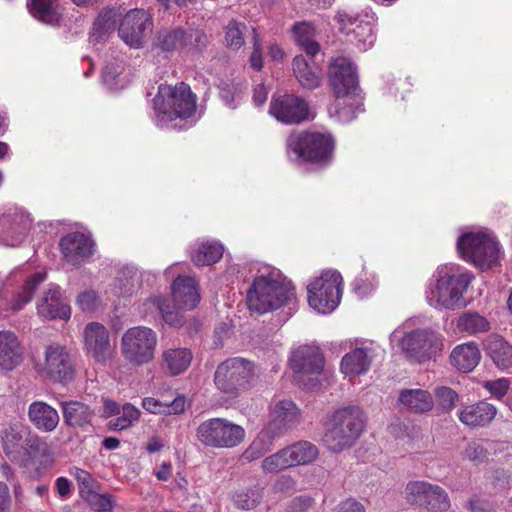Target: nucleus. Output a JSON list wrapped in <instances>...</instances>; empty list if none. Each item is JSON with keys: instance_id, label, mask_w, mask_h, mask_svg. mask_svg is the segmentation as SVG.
<instances>
[{"instance_id": "obj_32", "label": "nucleus", "mask_w": 512, "mask_h": 512, "mask_svg": "<svg viewBox=\"0 0 512 512\" xmlns=\"http://www.w3.org/2000/svg\"><path fill=\"white\" fill-rule=\"evenodd\" d=\"M484 346L488 355L499 368L505 369L512 365V346L502 336L490 335L485 340Z\"/></svg>"}, {"instance_id": "obj_13", "label": "nucleus", "mask_w": 512, "mask_h": 512, "mask_svg": "<svg viewBox=\"0 0 512 512\" xmlns=\"http://www.w3.org/2000/svg\"><path fill=\"white\" fill-rule=\"evenodd\" d=\"M328 78L329 84L337 98L349 96L358 89L356 68L345 57L337 58L330 64Z\"/></svg>"}, {"instance_id": "obj_43", "label": "nucleus", "mask_w": 512, "mask_h": 512, "mask_svg": "<svg viewBox=\"0 0 512 512\" xmlns=\"http://www.w3.org/2000/svg\"><path fill=\"white\" fill-rule=\"evenodd\" d=\"M185 30L174 28L162 30L157 35V46L163 51H173L177 48H184Z\"/></svg>"}, {"instance_id": "obj_26", "label": "nucleus", "mask_w": 512, "mask_h": 512, "mask_svg": "<svg viewBox=\"0 0 512 512\" xmlns=\"http://www.w3.org/2000/svg\"><path fill=\"white\" fill-rule=\"evenodd\" d=\"M23 361V349L11 331H0V367L13 370Z\"/></svg>"}, {"instance_id": "obj_58", "label": "nucleus", "mask_w": 512, "mask_h": 512, "mask_svg": "<svg viewBox=\"0 0 512 512\" xmlns=\"http://www.w3.org/2000/svg\"><path fill=\"white\" fill-rule=\"evenodd\" d=\"M140 416V411L132 404L126 403L122 407V418H125V421L128 422V425L131 426L133 422L137 421Z\"/></svg>"}, {"instance_id": "obj_37", "label": "nucleus", "mask_w": 512, "mask_h": 512, "mask_svg": "<svg viewBox=\"0 0 512 512\" xmlns=\"http://www.w3.org/2000/svg\"><path fill=\"white\" fill-rule=\"evenodd\" d=\"M370 364L371 357L367 349L356 348L342 358L341 371L346 375H359L365 373Z\"/></svg>"}, {"instance_id": "obj_38", "label": "nucleus", "mask_w": 512, "mask_h": 512, "mask_svg": "<svg viewBox=\"0 0 512 512\" xmlns=\"http://www.w3.org/2000/svg\"><path fill=\"white\" fill-rule=\"evenodd\" d=\"M287 458L291 466L312 463L319 454L318 448L308 441H299L286 447Z\"/></svg>"}, {"instance_id": "obj_46", "label": "nucleus", "mask_w": 512, "mask_h": 512, "mask_svg": "<svg viewBox=\"0 0 512 512\" xmlns=\"http://www.w3.org/2000/svg\"><path fill=\"white\" fill-rule=\"evenodd\" d=\"M47 448V443L30 431L29 437H27L23 448V459L26 466L30 459L37 457L38 455H44Z\"/></svg>"}, {"instance_id": "obj_9", "label": "nucleus", "mask_w": 512, "mask_h": 512, "mask_svg": "<svg viewBox=\"0 0 512 512\" xmlns=\"http://www.w3.org/2000/svg\"><path fill=\"white\" fill-rule=\"evenodd\" d=\"M245 436L244 429L224 418H212L202 422L197 430V439L205 446L232 448L240 444Z\"/></svg>"}, {"instance_id": "obj_39", "label": "nucleus", "mask_w": 512, "mask_h": 512, "mask_svg": "<svg viewBox=\"0 0 512 512\" xmlns=\"http://www.w3.org/2000/svg\"><path fill=\"white\" fill-rule=\"evenodd\" d=\"M142 407L153 414H179L185 409V398L176 396L172 401H160L153 397L142 400Z\"/></svg>"}, {"instance_id": "obj_17", "label": "nucleus", "mask_w": 512, "mask_h": 512, "mask_svg": "<svg viewBox=\"0 0 512 512\" xmlns=\"http://www.w3.org/2000/svg\"><path fill=\"white\" fill-rule=\"evenodd\" d=\"M83 336L88 356L101 364H105L112 358L114 348L110 341V334L104 325L98 322L87 324Z\"/></svg>"}, {"instance_id": "obj_6", "label": "nucleus", "mask_w": 512, "mask_h": 512, "mask_svg": "<svg viewBox=\"0 0 512 512\" xmlns=\"http://www.w3.org/2000/svg\"><path fill=\"white\" fill-rule=\"evenodd\" d=\"M457 249L463 259L470 261L482 271L499 265L498 242L487 234L465 233L458 238Z\"/></svg>"}, {"instance_id": "obj_64", "label": "nucleus", "mask_w": 512, "mask_h": 512, "mask_svg": "<svg viewBox=\"0 0 512 512\" xmlns=\"http://www.w3.org/2000/svg\"><path fill=\"white\" fill-rule=\"evenodd\" d=\"M120 406L113 400H105L103 405V414L105 417H111L120 413Z\"/></svg>"}, {"instance_id": "obj_61", "label": "nucleus", "mask_w": 512, "mask_h": 512, "mask_svg": "<svg viewBox=\"0 0 512 512\" xmlns=\"http://www.w3.org/2000/svg\"><path fill=\"white\" fill-rule=\"evenodd\" d=\"M118 74L119 73L116 67L113 64H108L104 67L102 71V79L107 85L112 87L113 85H115V81Z\"/></svg>"}, {"instance_id": "obj_16", "label": "nucleus", "mask_w": 512, "mask_h": 512, "mask_svg": "<svg viewBox=\"0 0 512 512\" xmlns=\"http://www.w3.org/2000/svg\"><path fill=\"white\" fill-rule=\"evenodd\" d=\"M270 113L285 124H299L308 120L310 115L308 103L294 94H284L274 99Z\"/></svg>"}, {"instance_id": "obj_56", "label": "nucleus", "mask_w": 512, "mask_h": 512, "mask_svg": "<svg viewBox=\"0 0 512 512\" xmlns=\"http://www.w3.org/2000/svg\"><path fill=\"white\" fill-rule=\"evenodd\" d=\"M485 387L497 398L503 397L509 389V381L506 379H499L492 382H487Z\"/></svg>"}, {"instance_id": "obj_54", "label": "nucleus", "mask_w": 512, "mask_h": 512, "mask_svg": "<svg viewBox=\"0 0 512 512\" xmlns=\"http://www.w3.org/2000/svg\"><path fill=\"white\" fill-rule=\"evenodd\" d=\"M465 456L472 462L482 463L488 457L487 449L479 442H471L465 448Z\"/></svg>"}, {"instance_id": "obj_30", "label": "nucleus", "mask_w": 512, "mask_h": 512, "mask_svg": "<svg viewBox=\"0 0 512 512\" xmlns=\"http://www.w3.org/2000/svg\"><path fill=\"white\" fill-rule=\"evenodd\" d=\"M480 358V351L473 342L458 345L450 355L451 364L463 373L472 371L478 365Z\"/></svg>"}, {"instance_id": "obj_36", "label": "nucleus", "mask_w": 512, "mask_h": 512, "mask_svg": "<svg viewBox=\"0 0 512 512\" xmlns=\"http://www.w3.org/2000/svg\"><path fill=\"white\" fill-rule=\"evenodd\" d=\"M27 6L36 19L46 24L56 25L61 20L62 15L57 0H31Z\"/></svg>"}, {"instance_id": "obj_7", "label": "nucleus", "mask_w": 512, "mask_h": 512, "mask_svg": "<svg viewBox=\"0 0 512 512\" xmlns=\"http://www.w3.org/2000/svg\"><path fill=\"white\" fill-rule=\"evenodd\" d=\"M158 342L157 333L146 326H135L121 337V354L132 366L140 367L153 361Z\"/></svg>"}, {"instance_id": "obj_34", "label": "nucleus", "mask_w": 512, "mask_h": 512, "mask_svg": "<svg viewBox=\"0 0 512 512\" xmlns=\"http://www.w3.org/2000/svg\"><path fill=\"white\" fill-rule=\"evenodd\" d=\"M117 16L118 13L115 8L103 9L93 23L89 37L90 42L94 44L105 42L114 31Z\"/></svg>"}, {"instance_id": "obj_20", "label": "nucleus", "mask_w": 512, "mask_h": 512, "mask_svg": "<svg viewBox=\"0 0 512 512\" xmlns=\"http://www.w3.org/2000/svg\"><path fill=\"white\" fill-rule=\"evenodd\" d=\"M30 428L22 423H13L5 427L1 432V442L4 453L11 461L26 467L23 459V448Z\"/></svg>"}, {"instance_id": "obj_48", "label": "nucleus", "mask_w": 512, "mask_h": 512, "mask_svg": "<svg viewBox=\"0 0 512 512\" xmlns=\"http://www.w3.org/2000/svg\"><path fill=\"white\" fill-rule=\"evenodd\" d=\"M99 489H94L82 498L92 510L96 512H109L114 508V502L109 494H100Z\"/></svg>"}, {"instance_id": "obj_1", "label": "nucleus", "mask_w": 512, "mask_h": 512, "mask_svg": "<svg viewBox=\"0 0 512 512\" xmlns=\"http://www.w3.org/2000/svg\"><path fill=\"white\" fill-rule=\"evenodd\" d=\"M335 140L330 133L293 131L286 139V152L295 162L327 166L333 158Z\"/></svg>"}, {"instance_id": "obj_10", "label": "nucleus", "mask_w": 512, "mask_h": 512, "mask_svg": "<svg viewBox=\"0 0 512 512\" xmlns=\"http://www.w3.org/2000/svg\"><path fill=\"white\" fill-rule=\"evenodd\" d=\"M472 279L473 276L469 273L455 275L438 271L435 289L432 290L437 298V303L446 309L465 307L466 299L463 294Z\"/></svg>"}, {"instance_id": "obj_45", "label": "nucleus", "mask_w": 512, "mask_h": 512, "mask_svg": "<svg viewBox=\"0 0 512 512\" xmlns=\"http://www.w3.org/2000/svg\"><path fill=\"white\" fill-rule=\"evenodd\" d=\"M244 30H246L245 24L231 20L225 30L226 45L234 50L241 48L245 43L243 37Z\"/></svg>"}, {"instance_id": "obj_55", "label": "nucleus", "mask_w": 512, "mask_h": 512, "mask_svg": "<svg viewBox=\"0 0 512 512\" xmlns=\"http://www.w3.org/2000/svg\"><path fill=\"white\" fill-rule=\"evenodd\" d=\"M157 306L160 310L163 320L171 325V326H181L183 323L182 316L179 314L178 311L173 310H166L168 308V305L165 304L164 300L158 299L157 300Z\"/></svg>"}, {"instance_id": "obj_33", "label": "nucleus", "mask_w": 512, "mask_h": 512, "mask_svg": "<svg viewBox=\"0 0 512 512\" xmlns=\"http://www.w3.org/2000/svg\"><path fill=\"white\" fill-rule=\"evenodd\" d=\"M192 360V353L187 348L167 349L162 353V367L172 376L186 371Z\"/></svg>"}, {"instance_id": "obj_27", "label": "nucleus", "mask_w": 512, "mask_h": 512, "mask_svg": "<svg viewBox=\"0 0 512 512\" xmlns=\"http://www.w3.org/2000/svg\"><path fill=\"white\" fill-rule=\"evenodd\" d=\"M496 408L485 401L463 406L459 411V420L471 427L488 425L496 416Z\"/></svg>"}, {"instance_id": "obj_44", "label": "nucleus", "mask_w": 512, "mask_h": 512, "mask_svg": "<svg viewBox=\"0 0 512 512\" xmlns=\"http://www.w3.org/2000/svg\"><path fill=\"white\" fill-rule=\"evenodd\" d=\"M458 328L470 334L483 333L490 330V323L478 313H465L458 319Z\"/></svg>"}, {"instance_id": "obj_2", "label": "nucleus", "mask_w": 512, "mask_h": 512, "mask_svg": "<svg viewBox=\"0 0 512 512\" xmlns=\"http://www.w3.org/2000/svg\"><path fill=\"white\" fill-rule=\"evenodd\" d=\"M364 430V416L357 406L335 411L327 425L322 441L332 452L339 453L351 447Z\"/></svg>"}, {"instance_id": "obj_15", "label": "nucleus", "mask_w": 512, "mask_h": 512, "mask_svg": "<svg viewBox=\"0 0 512 512\" xmlns=\"http://www.w3.org/2000/svg\"><path fill=\"white\" fill-rule=\"evenodd\" d=\"M43 372L54 382L68 383L74 379L75 369L68 351L60 345H50L45 351Z\"/></svg>"}, {"instance_id": "obj_40", "label": "nucleus", "mask_w": 512, "mask_h": 512, "mask_svg": "<svg viewBox=\"0 0 512 512\" xmlns=\"http://www.w3.org/2000/svg\"><path fill=\"white\" fill-rule=\"evenodd\" d=\"M140 285V275L133 267L122 268L114 280V292L119 296L131 295Z\"/></svg>"}, {"instance_id": "obj_4", "label": "nucleus", "mask_w": 512, "mask_h": 512, "mask_svg": "<svg viewBox=\"0 0 512 512\" xmlns=\"http://www.w3.org/2000/svg\"><path fill=\"white\" fill-rule=\"evenodd\" d=\"M294 287L289 281L272 276H259L247 291V305L259 314L278 309L293 296Z\"/></svg>"}, {"instance_id": "obj_41", "label": "nucleus", "mask_w": 512, "mask_h": 512, "mask_svg": "<svg viewBox=\"0 0 512 512\" xmlns=\"http://www.w3.org/2000/svg\"><path fill=\"white\" fill-rule=\"evenodd\" d=\"M223 246L217 242H205L192 253L196 266H208L219 261L223 255Z\"/></svg>"}, {"instance_id": "obj_50", "label": "nucleus", "mask_w": 512, "mask_h": 512, "mask_svg": "<svg viewBox=\"0 0 512 512\" xmlns=\"http://www.w3.org/2000/svg\"><path fill=\"white\" fill-rule=\"evenodd\" d=\"M184 48L201 51L207 46L208 37L204 31L198 29H190L185 31Z\"/></svg>"}, {"instance_id": "obj_12", "label": "nucleus", "mask_w": 512, "mask_h": 512, "mask_svg": "<svg viewBox=\"0 0 512 512\" xmlns=\"http://www.w3.org/2000/svg\"><path fill=\"white\" fill-rule=\"evenodd\" d=\"M408 500L432 512H446L450 501L446 491L426 481L409 482L406 486Z\"/></svg>"}, {"instance_id": "obj_22", "label": "nucleus", "mask_w": 512, "mask_h": 512, "mask_svg": "<svg viewBox=\"0 0 512 512\" xmlns=\"http://www.w3.org/2000/svg\"><path fill=\"white\" fill-rule=\"evenodd\" d=\"M172 297L179 308L185 310L195 308L200 301L195 278L191 276H178L172 284Z\"/></svg>"}, {"instance_id": "obj_42", "label": "nucleus", "mask_w": 512, "mask_h": 512, "mask_svg": "<svg viewBox=\"0 0 512 512\" xmlns=\"http://www.w3.org/2000/svg\"><path fill=\"white\" fill-rule=\"evenodd\" d=\"M44 279L45 273H36L30 277L23 285V288L18 294L17 298L12 300L11 309L13 311H19L25 304L30 302L37 289V286L42 283Z\"/></svg>"}, {"instance_id": "obj_29", "label": "nucleus", "mask_w": 512, "mask_h": 512, "mask_svg": "<svg viewBox=\"0 0 512 512\" xmlns=\"http://www.w3.org/2000/svg\"><path fill=\"white\" fill-rule=\"evenodd\" d=\"M28 417L37 429L45 432H52L59 424L56 409L43 401H35L29 405Z\"/></svg>"}, {"instance_id": "obj_57", "label": "nucleus", "mask_w": 512, "mask_h": 512, "mask_svg": "<svg viewBox=\"0 0 512 512\" xmlns=\"http://www.w3.org/2000/svg\"><path fill=\"white\" fill-rule=\"evenodd\" d=\"M235 96H236V93H235L234 87H232L228 84L221 86L220 97L228 107H230V108L236 107Z\"/></svg>"}, {"instance_id": "obj_47", "label": "nucleus", "mask_w": 512, "mask_h": 512, "mask_svg": "<svg viewBox=\"0 0 512 512\" xmlns=\"http://www.w3.org/2000/svg\"><path fill=\"white\" fill-rule=\"evenodd\" d=\"M261 467L265 473H277L288 467H292L289 458H287L286 448L266 457L262 461Z\"/></svg>"}, {"instance_id": "obj_23", "label": "nucleus", "mask_w": 512, "mask_h": 512, "mask_svg": "<svg viewBox=\"0 0 512 512\" xmlns=\"http://www.w3.org/2000/svg\"><path fill=\"white\" fill-rule=\"evenodd\" d=\"M1 222L5 226L6 242L10 246L18 245L31 228L32 220L29 214L22 210L4 215Z\"/></svg>"}, {"instance_id": "obj_63", "label": "nucleus", "mask_w": 512, "mask_h": 512, "mask_svg": "<svg viewBox=\"0 0 512 512\" xmlns=\"http://www.w3.org/2000/svg\"><path fill=\"white\" fill-rule=\"evenodd\" d=\"M10 495L8 486L0 481V512H9Z\"/></svg>"}, {"instance_id": "obj_28", "label": "nucleus", "mask_w": 512, "mask_h": 512, "mask_svg": "<svg viewBox=\"0 0 512 512\" xmlns=\"http://www.w3.org/2000/svg\"><path fill=\"white\" fill-rule=\"evenodd\" d=\"M38 312L45 318L68 320L71 315L70 306L60 297L58 287L50 288L38 304Z\"/></svg>"}, {"instance_id": "obj_51", "label": "nucleus", "mask_w": 512, "mask_h": 512, "mask_svg": "<svg viewBox=\"0 0 512 512\" xmlns=\"http://www.w3.org/2000/svg\"><path fill=\"white\" fill-rule=\"evenodd\" d=\"M77 304L82 311L92 312L98 309L101 304V300L95 290L88 289L77 296Z\"/></svg>"}, {"instance_id": "obj_3", "label": "nucleus", "mask_w": 512, "mask_h": 512, "mask_svg": "<svg viewBox=\"0 0 512 512\" xmlns=\"http://www.w3.org/2000/svg\"><path fill=\"white\" fill-rule=\"evenodd\" d=\"M153 107L160 123L188 119L196 112V95L184 82L175 87L160 85L153 99Z\"/></svg>"}, {"instance_id": "obj_25", "label": "nucleus", "mask_w": 512, "mask_h": 512, "mask_svg": "<svg viewBox=\"0 0 512 512\" xmlns=\"http://www.w3.org/2000/svg\"><path fill=\"white\" fill-rule=\"evenodd\" d=\"M64 423L72 428L86 430L92 425L94 411L85 403L79 401L61 402Z\"/></svg>"}, {"instance_id": "obj_24", "label": "nucleus", "mask_w": 512, "mask_h": 512, "mask_svg": "<svg viewBox=\"0 0 512 512\" xmlns=\"http://www.w3.org/2000/svg\"><path fill=\"white\" fill-rule=\"evenodd\" d=\"M292 68L299 84L308 90L316 89L322 81L321 68L314 61H308L304 56L297 55L292 61Z\"/></svg>"}, {"instance_id": "obj_62", "label": "nucleus", "mask_w": 512, "mask_h": 512, "mask_svg": "<svg viewBox=\"0 0 512 512\" xmlns=\"http://www.w3.org/2000/svg\"><path fill=\"white\" fill-rule=\"evenodd\" d=\"M334 108L340 121H350L355 117V112L351 106L341 107V103L338 101Z\"/></svg>"}, {"instance_id": "obj_31", "label": "nucleus", "mask_w": 512, "mask_h": 512, "mask_svg": "<svg viewBox=\"0 0 512 512\" xmlns=\"http://www.w3.org/2000/svg\"><path fill=\"white\" fill-rule=\"evenodd\" d=\"M398 400L413 413H425L432 410L434 406L431 394L423 389H403L399 393Z\"/></svg>"}, {"instance_id": "obj_35", "label": "nucleus", "mask_w": 512, "mask_h": 512, "mask_svg": "<svg viewBox=\"0 0 512 512\" xmlns=\"http://www.w3.org/2000/svg\"><path fill=\"white\" fill-rule=\"evenodd\" d=\"M292 31L295 41L304 52L313 59L320 52V45L314 39L315 28L310 22H297L293 25Z\"/></svg>"}, {"instance_id": "obj_19", "label": "nucleus", "mask_w": 512, "mask_h": 512, "mask_svg": "<svg viewBox=\"0 0 512 512\" xmlns=\"http://www.w3.org/2000/svg\"><path fill=\"white\" fill-rule=\"evenodd\" d=\"M290 366L296 374L298 382H302L303 375H318L324 367V357L319 347L314 345H303L298 347L292 354Z\"/></svg>"}, {"instance_id": "obj_11", "label": "nucleus", "mask_w": 512, "mask_h": 512, "mask_svg": "<svg viewBox=\"0 0 512 512\" xmlns=\"http://www.w3.org/2000/svg\"><path fill=\"white\" fill-rule=\"evenodd\" d=\"M401 347L408 358L417 362H425L442 349V341L439 335L432 330L417 329L404 335Z\"/></svg>"}, {"instance_id": "obj_59", "label": "nucleus", "mask_w": 512, "mask_h": 512, "mask_svg": "<svg viewBox=\"0 0 512 512\" xmlns=\"http://www.w3.org/2000/svg\"><path fill=\"white\" fill-rule=\"evenodd\" d=\"M337 512H365V509L361 503L349 498L339 504Z\"/></svg>"}, {"instance_id": "obj_60", "label": "nucleus", "mask_w": 512, "mask_h": 512, "mask_svg": "<svg viewBox=\"0 0 512 512\" xmlns=\"http://www.w3.org/2000/svg\"><path fill=\"white\" fill-rule=\"evenodd\" d=\"M311 504L312 500L308 497L295 498L290 504V512H305Z\"/></svg>"}, {"instance_id": "obj_21", "label": "nucleus", "mask_w": 512, "mask_h": 512, "mask_svg": "<svg viewBox=\"0 0 512 512\" xmlns=\"http://www.w3.org/2000/svg\"><path fill=\"white\" fill-rule=\"evenodd\" d=\"M59 246L64 258L72 265H78L92 255V241L81 232L69 233L62 237Z\"/></svg>"}, {"instance_id": "obj_53", "label": "nucleus", "mask_w": 512, "mask_h": 512, "mask_svg": "<svg viewBox=\"0 0 512 512\" xmlns=\"http://www.w3.org/2000/svg\"><path fill=\"white\" fill-rule=\"evenodd\" d=\"M76 480L79 485V494L81 498H84L94 489L100 488L99 482L96 481L87 471L78 470L76 473Z\"/></svg>"}, {"instance_id": "obj_5", "label": "nucleus", "mask_w": 512, "mask_h": 512, "mask_svg": "<svg viewBox=\"0 0 512 512\" xmlns=\"http://www.w3.org/2000/svg\"><path fill=\"white\" fill-rule=\"evenodd\" d=\"M255 379L254 364L242 357H232L221 362L214 374V383L222 393L237 397L251 388Z\"/></svg>"}, {"instance_id": "obj_14", "label": "nucleus", "mask_w": 512, "mask_h": 512, "mask_svg": "<svg viewBox=\"0 0 512 512\" xmlns=\"http://www.w3.org/2000/svg\"><path fill=\"white\" fill-rule=\"evenodd\" d=\"M151 28L152 20L144 9H131L121 20L118 35L128 46L140 48L146 31Z\"/></svg>"}, {"instance_id": "obj_8", "label": "nucleus", "mask_w": 512, "mask_h": 512, "mask_svg": "<svg viewBox=\"0 0 512 512\" xmlns=\"http://www.w3.org/2000/svg\"><path fill=\"white\" fill-rule=\"evenodd\" d=\"M343 279L337 271H325L307 286L308 303L320 313L333 311L340 303Z\"/></svg>"}, {"instance_id": "obj_49", "label": "nucleus", "mask_w": 512, "mask_h": 512, "mask_svg": "<svg viewBox=\"0 0 512 512\" xmlns=\"http://www.w3.org/2000/svg\"><path fill=\"white\" fill-rule=\"evenodd\" d=\"M434 394L439 406L445 412L454 409L459 399L458 393L447 386H437L434 389Z\"/></svg>"}, {"instance_id": "obj_52", "label": "nucleus", "mask_w": 512, "mask_h": 512, "mask_svg": "<svg viewBox=\"0 0 512 512\" xmlns=\"http://www.w3.org/2000/svg\"><path fill=\"white\" fill-rule=\"evenodd\" d=\"M261 495L256 490L237 493L234 496L236 505L244 510L254 509L260 503Z\"/></svg>"}, {"instance_id": "obj_18", "label": "nucleus", "mask_w": 512, "mask_h": 512, "mask_svg": "<svg viewBox=\"0 0 512 512\" xmlns=\"http://www.w3.org/2000/svg\"><path fill=\"white\" fill-rule=\"evenodd\" d=\"M301 422V411L290 400H281L270 412V420L266 432L271 436H280L295 428Z\"/></svg>"}]
</instances>
